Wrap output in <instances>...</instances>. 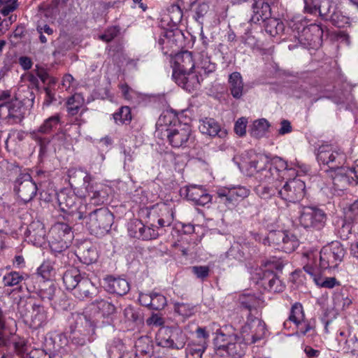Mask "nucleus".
Here are the masks:
<instances>
[{"instance_id":"1","label":"nucleus","mask_w":358,"mask_h":358,"mask_svg":"<svg viewBox=\"0 0 358 358\" xmlns=\"http://www.w3.org/2000/svg\"><path fill=\"white\" fill-rule=\"evenodd\" d=\"M69 182L78 196L88 197L90 203H80L73 213L76 221L83 220L90 234L103 236L108 233L113 223V215L107 208H93L104 203L107 193L102 185L93 182L92 176L83 169L71 170Z\"/></svg>"},{"instance_id":"2","label":"nucleus","mask_w":358,"mask_h":358,"mask_svg":"<svg viewBox=\"0 0 358 358\" xmlns=\"http://www.w3.org/2000/svg\"><path fill=\"white\" fill-rule=\"evenodd\" d=\"M266 333L265 323L257 318H248V321L241 330V335L226 334L222 330L216 333L213 340L217 350H223L234 358L241 357L248 344H252L262 339Z\"/></svg>"},{"instance_id":"3","label":"nucleus","mask_w":358,"mask_h":358,"mask_svg":"<svg viewBox=\"0 0 358 358\" xmlns=\"http://www.w3.org/2000/svg\"><path fill=\"white\" fill-rule=\"evenodd\" d=\"M263 267L257 269L255 273L257 283L269 292H280L283 291L285 286L279 279L273 268L281 271L283 264L280 259L273 258L264 262Z\"/></svg>"},{"instance_id":"4","label":"nucleus","mask_w":358,"mask_h":358,"mask_svg":"<svg viewBox=\"0 0 358 358\" xmlns=\"http://www.w3.org/2000/svg\"><path fill=\"white\" fill-rule=\"evenodd\" d=\"M24 97H17L10 101L0 104V115L20 122L24 118V106L32 107L35 99L34 92L27 88L24 92Z\"/></svg>"},{"instance_id":"5","label":"nucleus","mask_w":358,"mask_h":358,"mask_svg":"<svg viewBox=\"0 0 358 358\" xmlns=\"http://www.w3.org/2000/svg\"><path fill=\"white\" fill-rule=\"evenodd\" d=\"M96 324L86 314L76 317L75 326L71 330V342L78 346H85L94 340Z\"/></svg>"},{"instance_id":"6","label":"nucleus","mask_w":358,"mask_h":358,"mask_svg":"<svg viewBox=\"0 0 358 358\" xmlns=\"http://www.w3.org/2000/svg\"><path fill=\"white\" fill-rule=\"evenodd\" d=\"M299 214L300 225L309 230L322 229L327 220V215L324 210L316 206H301Z\"/></svg>"},{"instance_id":"7","label":"nucleus","mask_w":358,"mask_h":358,"mask_svg":"<svg viewBox=\"0 0 358 358\" xmlns=\"http://www.w3.org/2000/svg\"><path fill=\"white\" fill-rule=\"evenodd\" d=\"M157 134L160 131H164V136L167 138L169 144L175 148H185L189 145L191 141L192 129L187 124H178L173 127L163 126L158 122L157 124Z\"/></svg>"},{"instance_id":"8","label":"nucleus","mask_w":358,"mask_h":358,"mask_svg":"<svg viewBox=\"0 0 358 358\" xmlns=\"http://www.w3.org/2000/svg\"><path fill=\"white\" fill-rule=\"evenodd\" d=\"M50 246L55 252H62L66 250L73 238L71 228L66 223L57 222L50 231Z\"/></svg>"},{"instance_id":"9","label":"nucleus","mask_w":358,"mask_h":358,"mask_svg":"<svg viewBox=\"0 0 358 358\" xmlns=\"http://www.w3.org/2000/svg\"><path fill=\"white\" fill-rule=\"evenodd\" d=\"M278 196L282 199L296 203L301 200L306 193V185L298 178L289 179L285 182L278 181Z\"/></svg>"},{"instance_id":"10","label":"nucleus","mask_w":358,"mask_h":358,"mask_svg":"<svg viewBox=\"0 0 358 358\" xmlns=\"http://www.w3.org/2000/svg\"><path fill=\"white\" fill-rule=\"evenodd\" d=\"M345 254L343 245L338 241L322 248L320 253V266L322 269L336 268Z\"/></svg>"},{"instance_id":"11","label":"nucleus","mask_w":358,"mask_h":358,"mask_svg":"<svg viewBox=\"0 0 358 358\" xmlns=\"http://www.w3.org/2000/svg\"><path fill=\"white\" fill-rule=\"evenodd\" d=\"M14 190L22 201L27 203L36 196L37 186L29 173H22L15 181Z\"/></svg>"},{"instance_id":"12","label":"nucleus","mask_w":358,"mask_h":358,"mask_svg":"<svg viewBox=\"0 0 358 358\" xmlns=\"http://www.w3.org/2000/svg\"><path fill=\"white\" fill-rule=\"evenodd\" d=\"M217 194L220 202L231 208L234 207L239 201L248 197L250 190L243 186H233L219 189Z\"/></svg>"},{"instance_id":"13","label":"nucleus","mask_w":358,"mask_h":358,"mask_svg":"<svg viewBox=\"0 0 358 358\" xmlns=\"http://www.w3.org/2000/svg\"><path fill=\"white\" fill-rule=\"evenodd\" d=\"M317 159L320 163L327 165L331 169L341 165L343 162V155L331 145L323 143L319 146Z\"/></svg>"},{"instance_id":"14","label":"nucleus","mask_w":358,"mask_h":358,"mask_svg":"<svg viewBox=\"0 0 358 358\" xmlns=\"http://www.w3.org/2000/svg\"><path fill=\"white\" fill-rule=\"evenodd\" d=\"M172 77L179 86L189 92L196 89L203 80L201 71L193 70L184 73H173Z\"/></svg>"},{"instance_id":"15","label":"nucleus","mask_w":358,"mask_h":358,"mask_svg":"<svg viewBox=\"0 0 358 358\" xmlns=\"http://www.w3.org/2000/svg\"><path fill=\"white\" fill-rule=\"evenodd\" d=\"M249 166L250 169L256 171L255 177L259 181H266L276 176L273 169L270 167L269 159L266 157L257 156V159L250 162Z\"/></svg>"},{"instance_id":"16","label":"nucleus","mask_w":358,"mask_h":358,"mask_svg":"<svg viewBox=\"0 0 358 358\" xmlns=\"http://www.w3.org/2000/svg\"><path fill=\"white\" fill-rule=\"evenodd\" d=\"M257 253L256 247L251 245L250 243L243 244L234 243L227 252V257L230 259H236L240 262L250 258Z\"/></svg>"},{"instance_id":"17","label":"nucleus","mask_w":358,"mask_h":358,"mask_svg":"<svg viewBox=\"0 0 358 358\" xmlns=\"http://www.w3.org/2000/svg\"><path fill=\"white\" fill-rule=\"evenodd\" d=\"M331 169L334 171V175L332 176L333 182L338 188H345L349 185H357L358 184L356 183L352 169L337 165V167Z\"/></svg>"},{"instance_id":"18","label":"nucleus","mask_w":358,"mask_h":358,"mask_svg":"<svg viewBox=\"0 0 358 358\" xmlns=\"http://www.w3.org/2000/svg\"><path fill=\"white\" fill-rule=\"evenodd\" d=\"M322 34L323 31L319 26L311 24L303 28L299 33L298 40L304 47L313 48Z\"/></svg>"},{"instance_id":"19","label":"nucleus","mask_w":358,"mask_h":358,"mask_svg":"<svg viewBox=\"0 0 358 358\" xmlns=\"http://www.w3.org/2000/svg\"><path fill=\"white\" fill-rule=\"evenodd\" d=\"M103 287L106 292L120 296L126 294L130 289L129 284L125 279L112 275L103 278Z\"/></svg>"},{"instance_id":"20","label":"nucleus","mask_w":358,"mask_h":358,"mask_svg":"<svg viewBox=\"0 0 358 358\" xmlns=\"http://www.w3.org/2000/svg\"><path fill=\"white\" fill-rule=\"evenodd\" d=\"M185 196L196 205L205 206L211 202L212 196L202 186L191 185L185 189Z\"/></svg>"},{"instance_id":"21","label":"nucleus","mask_w":358,"mask_h":358,"mask_svg":"<svg viewBox=\"0 0 358 358\" xmlns=\"http://www.w3.org/2000/svg\"><path fill=\"white\" fill-rule=\"evenodd\" d=\"M252 14L250 21L252 23H261L271 16L270 5L264 0H253Z\"/></svg>"},{"instance_id":"22","label":"nucleus","mask_w":358,"mask_h":358,"mask_svg":"<svg viewBox=\"0 0 358 358\" xmlns=\"http://www.w3.org/2000/svg\"><path fill=\"white\" fill-rule=\"evenodd\" d=\"M78 282L73 290V294L76 298L84 300L92 298L96 294V288L87 275Z\"/></svg>"},{"instance_id":"23","label":"nucleus","mask_w":358,"mask_h":358,"mask_svg":"<svg viewBox=\"0 0 358 358\" xmlns=\"http://www.w3.org/2000/svg\"><path fill=\"white\" fill-rule=\"evenodd\" d=\"M57 201L61 210L71 215L76 220L73 213L78 211V208H76V196L66 191H61L57 194Z\"/></svg>"},{"instance_id":"24","label":"nucleus","mask_w":358,"mask_h":358,"mask_svg":"<svg viewBox=\"0 0 358 358\" xmlns=\"http://www.w3.org/2000/svg\"><path fill=\"white\" fill-rule=\"evenodd\" d=\"M199 131L212 137L223 138L227 135L225 130L221 129L219 123L213 118L206 117L199 122Z\"/></svg>"},{"instance_id":"25","label":"nucleus","mask_w":358,"mask_h":358,"mask_svg":"<svg viewBox=\"0 0 358 358\" xmlns=\"http://www.w3.org/2000/svg\"><path fill=\"white\" fill-rule=\"evenodd\" d=\"M174 64L173 73H184L193 70L195 67L192 53L189 51H184L176 55Z\"/></svg>"},{"instance_id":"26","label":"nucleus","mask_w":358,"mask_h":358,"mask_svg":"<svg viewBox=\"0 0 358 358\" xmlns=\"http://www.w3.org/2000/svg\"><path fill=\"white\" fill-rule=\"evenodd\" d=\"M85 275V273H81V271L76 267H72L66 270L62 278L66 289L73 291L79 283L78 281H80Z\"/></svg>"},{"instance_id":"27","label":"nucleus","mask_w":358,"mask_h":358,"mask_svg":"<svg viewBox=\"0 0 358 358\" xmlns=\"http://www.w3.org/2000/svg\"><path fill=\"white\" fill-rule=\"evenodd\" d=\"M229 90L234 98L241 99L244 94V85L242 76L238 72H234L229 76Z\"/></svg>"},{"instance_id":"28","label":"nucleus","mask_w":358,"mask_h":358,"mask_svg":"<svg viewBox=\"0 0 358 358\" xmlns=\"http://www.w3.org/2000/svg\"><path fill=\"white\" fill-rule=\"evenodd\" d=\"M123 315L125 322H129L134 327H138L143 324V313L139 308L129 306L124 309Z\"/></svg>"},{"instance_id":"29","label":"nucleus","mask_w":358,"mask_h":358,"mask_svg":"<svg viewBox=\"0 0 358 358\" xmlns=\"http://www.w3.org/2000/svg\"><path fill=\"white\" fill-rule=\"evenodd\" d=\"M48 312L44 306L38 303L32 304L31 319L34 325L42 326L48 320Z\"/></svg>"},{"instance_id":"30","label":"nucleus","mask_w":358,"mask_h":358,"mask_svg":"<svg viewBox=\"0 0 358 358\" xmlns=\"http://www.w3.org/2000/svg\"><path fill=\"white\" fill-rule=\"evenodd\" d=\"M136 352L135 357H142L143 358H150L153 353V348L151 341L147 337H141L135 344Z\"/></svg>"},{"instance_id":"31","label":"nucleus","mask_w":358,"mask_h":358,"mask_svg":"<svg viewBox=\"0 0 358 358\" xmlns=\"http://www.w3.org/2000/svg\"><path fill=\"white\" fill-rule=\"evenodd\" d=\"M207 348L204 341H192L187 344L185 349L186 358H202V355Z\"/></svg>"},{"instance_id":"32","label":"nucleus","mask_w":358,"mask_h":358,"mask_svg":"<svg viewBox=\"0 0 358 358\" xmlns=\"http://www.w3.org/2000/svg\"><path fill=\"white\" fill-rule=\"evenodd\" d=\"M270 167L273 169L275 173L276 174V180L279 178H284L286 172L292 169L288 168V164L286 161L280 157H274L269 160Z\"/></svg>"},{"instance_id":"33","label":"nucleus","mask_w":358,"mask_h":358,"mask_svg":"<svg viewBox=\"0 0 358 358\" xmlns=\"http://www.w3.org/2000/svg\"><path fill=\"white\" fill-rule=\"evenodd\" d=\"M83 103L84 99L80 94L76 93L69 97L66 102L68 114L71 116L77 115Z\"/></svg>"},{"instance_id":"34","label":"nucleus","mask_w":358,"mask_h":358,"mask_svg":"<svg viewBox=\"0 0 358 358\" xmlns=\"http://www.w3.org/2000/svg\"><path fill=\"white\" fill-rule=\"evenodd\" d=\"M173 327H164L159 330L156 336V341L159 346L170 348L173 345L171 336Z\"/></svg>"},{"instance_id":"35","label":"nucleus","mask_w":358,"mask_h":358,"mask_svg":"<svg viewBox=\"0 0 358 358\" xmlns=\"http://www.w3.org/2000/svg\"><path fill=\"white\" fill-rule=\"evenodd\" d=\"M287 231L274 230L271 231L268 236L263 239L264 245H273L274 247L278 248L282 244V240L286 238Z\"/></svg>"},{"instance_id":"36","label":"nucleus","mask_w":358,"mask_h":358,"mask_svg":"<svg viewBox=\"0 0 358 358\" xmlns=\"http://www.w3.org/2000/svg\"><path fill=\"white\" fill-rule=\"evenodd\" d=\"M269 126V123L266 120L260 119L254 122L249 131L252 136L259 138L266 134Z\"/></svg>"},{"instance_id":"37","label":"nucleus","mask_w":358,"mask_h":358,"mask_svg":"<svg viewBox=\"0 0 358 358\" xmlns=\"http://www.w3.org/2000/svg\"><path fill=\"white\" fill-rule=\"evenodd\" d=\"M299 245V242L296 236L287 231L286 234V238L282 240L281 245H279L278 249L282 250L286 253H290L293 252Z\"/></svg>"},{"instance_id":"38","label":"nucleus","mask_w":358,"mask_h":358,"mask_svg":"<svg viewBox=\"0 0 358 358\" xmlns=\"http://www.w3.org/2000/svg\"><path fill=\"white\" fill-rule=\"evenodd\" d=\"M299 245V242L296 236L287 231L286 234V238L282 240L281 245H279L278 249L282 250L286 253H290L293 252Z\"/></svg>"},{"instance_id":"39","label":"nucleus","mask_w":358,"mask_h":358,"mask_svg":"<svg viewBox=\"0 0 358 358\" xmlns=\"http://www.w3.org/2000/svg\"><path fill=\"white\" fill-rule=\"evenodd\" d=\"M279 182L271 185H259L256 187L257 194L262 199H267L273 196H278Z\"/></svg>"},{"instance_id":"40","label":"nucleus","mask_w":358,"mask_h":358,"mask_svg":"<svg viewBox=\"0 0 358 358\" xmlns=\"http://www.w3.org/2000/svg\"><path fill=\"white\" fill-rule=\"evenodd\" d=\"M171 343H173V345L170 346L171 349L180 350L184 348L186 343V336L180 329L173 328Z\"/></svg>"},{"instance_id":"41","label":"nucleus","mask_w":358,"mask_h":358,"mask_svg":"<svg viewBox=\"0 0 358 358\" xmlns=\"http://www.w3.org/2000/svg\"><path fill=\"white\" fill-rule=\"evenodd\" d=\"M60 115L55 114L46 119L40 127L35 131L40 134H49L54 127H55L60 122Z\"/></svg>"},{"instance_id":"42","label":"nucleus","mask_w":358,"mask_h":358,"mask_svg":"<svg viewBox=\"0 0 358 358\" xmlns=\"http://www.w3.org/2000/svg\"><path fill=\"white\" fill-rule=\"evenodd\" d=\"M305 317L303 307L301 303H295L290 311L289 320L293 322L296 326L303 325V320Z\"/></svg>"},{"instance_id":"43","label":"nucleus","mask_w":358,"mask_h":358,"mask_svg":"<svg viewBox=\"0 0 358 358\" xmlns=\"http://www.w3.org/2000/svg\"><path fill=\"white\" fill-rule=\"evenodd\" d=\"M113 119L116 124H129L131 120V109L128 106H122L119 110L113 114Z\"/></svg>"},{"instance_id":"44","label":"nucleus","mask_w":358,"mask_h":358,"mask_svg":"<svg viewBox=\"0 0 358 358\" xmlns=\"http://www.w3.org/2000/svg\"><path fill=\"white\" fill-rule=\"evenodd\" d=\"M92 305L96 306L103 315L109 316L115 313V306L112 303L102 299H96L92 303Z\"/></svg>"},{"instance_id":"45","label":"nucleus","mask_w":358,"mask_h":358,"mask_svg":"<svg viewBox=\"0 0 358 358\" xmlns=\"http://www.w3.org/2000/svg\"><path fill=\"white\" fill-rule=\"evenodd\" d=\"M11 334L6 331L5 320L0 308V347H10Z\"/></svg>"},{"instance_id":"46","label":"nucleus","mask_w":358,"mask_h":358,"mask_svg":"<svg viewBox=\"0 0 358 358\" xmlns=\"http://www.w3.org/2000/svg\"><path fill=\"white\" fill-rule=\"evenodd\" d=\"M215 69L216 65L215 63L211 62L208 57H203L196 67V71H201L203 74V78H204L214 72Z\"/></svg>"},{"instance_id":"47","label":"nucleus","mask_w":358,"mask_h":358,"mask_svg":"<svg viewBox=\"0 0 358 358\" xmlns=\"http://www.w3.org/2000/svg\"><path fill=\"white\" fill-rule=\"evenodd\" d=\"M353 222L343 218L341 220V224H338V234L343 240H347L352 233Z\"/></svg>"},{"instance_id":"48","label":"nucleus","mask_w":358,"mask_h":358,"mask_svg":"<svg viewBox=\"0 0 358 358\" xmlns=\"http://www.w3.org/2000/svg\"><path fill=\"white\" fill-rule=\"evenodd\" d=\"M24 280V276L16 271H10L3 278L4 286L13 287L18 285Z\"/></svg>"},{"instance_id":"49","label":"nucleus","mask_w":358,"mask_h":358,"mask_svg":"<svg viewBox=\"0 0 358 358\" xmlns=\"http://www.w3.org/2000/svg\"><path fill=\"white\" fill-rule=\"evenodd\" d=\"M344 218L355 222L358 219V199L343 208Z\"/></svg>"},{"instance_id":"50","label":"nucleus","mask_w":358,"mask_h":358,"mask_svg":"<svg viewBox=\"0 0 358 358\" xmlns=\"http://www.w3.org/2000/svg\"><path fill=\"white\" fill-rule=\"evenodd\" d=\"M161 212H166L165 215H162V217L158 220V224L160 227L170 226L174 219L173 210L166 206H164L160 210Z\"/></svg>"},{"instance_id":"51","label":"nucleus","mask_w":358,"mask_h":358,"mask_svg":"<svg viewBox=\"0 0 358 358\" xmlns=\"http://www.w3.org/2000/svg\"><path fill=\"white\" fill-rule=\"evenodd\" d=\"M143 223L139 220H135L129 223L128 231L131 237L141 239L144 227Z\"/></svg>"},{"instance_id":"52","label":"nucleus","mask_w":358,"mask_h":358,"mask_svg":"<svg viewBox=\"0 0 358 358\" xmlns=\"http://www.w3.org/2000/svg\"><path fill=\"white\" fill-rule=\"evenodd\" d=\"M28 232L29 236L34 237L35 240L38 238L40 240L41 238H43L45 236V230L41 223L40 222H32L28 227Z\"/></svg>"},{"instance_id":"53","label":"nucleus","mask_w":358,"mask_h":358,"mask_svg":"<svg viewBox=\"0 0 358 358\" xmlns=\"http://www.w3.org/2000/svg\"><path fill=\"white\" fill-rule=\"evenodd\" d=\"M167 304L166 298L157 292H152L151 309L159 310L163 309Z\"/></svg>"},{"instance_id":"54","label":"nucleus","mask_w":358,"mask_h":358,"mask_svg":"<svg viewBox=\"0 0 358 358\" xmlns=\"http://www.w3.org/2000/svg\"><path fill=\"white\" fill-rule=\"evenodd\" d=\"M174 310L184 317H189L194 313V306L189 303H176Z\"/></svg>"},{"instance_id":"55","label":"nucleus","mask_w":358,"mask_h":358,"mask_svg":"<svg viewBox=\"0 0 358 358\" xmlns=\"http://www.w3.org/2000/svg\"><path fill=\"white\" fill-rule=\"evenodd\" d=\"M80 255L85 264H90L96 260V252L94 248H83L80 249Z\"/></svg>"},{"instance_id":"56","label":"nucleus","mask_w":358,"mask_h":358,"mask_svg":"<svg viewBox=\"0 0 358 358\" xmlns=\"http://www.w3.org/2000/svg\"><path fill=\"white\" fill-rule=\"evenodd\" d=\"M17 0H0V13L4 16L8 15L17 8Z\"/></svg>"},{"instance_id":"57","label":"nucleus","mask_w":358,"mask_h":358,"mask_svg":"<svg viewBox=\"0 0 358 358\" xmlns=\"http://www.w3.org/2000/svg\"><path fill=\"white\" fill-rule=\"evenodd\" d=\"M195 4H196V6L194 9V17L196 21H199V20L203 17V16L208 12L210 8L209 3L201 0H197Z\"/></svg>"},{"instance_id":"58","label":"nucleus","mask_w":358,"mask_h":358,"mask_svg":"<svg viewBox=\"0 0 358 358\" xmlns=\"http://www.w3.org/2000/svg\"><path fill=\"white\" fill-rule=\"evenodd\" d=\"M343 350L345 353H351L353 355H358V340L354 336L348 338L345 341Z\"/></svg>"},{"instance_id":"59","label":"nucleus","mask_w":358,"mask_h":358,"mask_svg":"<svg viewBox=\"0 0 358 358\" xmlns=\"http://www.w3.org/2000/svg\"><path fill=\"white\" fill-rule=\"evenodd\" d=\"M324 0H304V11L310 14L317 13Z\"/></svg>"},{"instance_id":"60","label":"nucleus","mask_w":358,"mask_h":358,"mask_svg":"<svg viewBox=\"0 0 358 358\" xmlns=\"http://www.w3.org/2000/svg\"><path fill=\"white\" fill-rule=\"evenodd\" d=\"M168 11L170 15L171 20L174 22H180L182 17V11L180 6L177 4H172L169 8Z\"/></svg>"},{"instance_id":"61","label":"nucleus","mask_w":358,"mask_h":358,"mask_svg":"<svg viewBox=\"0 0 358 358\" xmlns=\"http://www.w3.org/2000/svg\"><path fill=\"white\" fill-rule=\"evenodd\" d=\"M191 271L197 278L201 280L206 279L210 273V268L207 266H194L191 267Z\"/></svg>"},{"instance_id":"62","label":"nucleus","mask_w":358,"mask_h":358,"mask_svg":"<svg viewBox=\"0 0 358 358\" xmlns=\"http://www.w3.org/2000/svg\"><path fill=\"white\" fill-rule=\"evenodd\" d=\"M120 33V29L117 27L108 28L105 32L99 36V38L105 42L112 41Z\"/></svg>"},{"instance_id":"63","label":"nucleus","mask_w":358,"mask_h":358,"mask_svg":"<svg viewBox=\"0 0 358 358\" xmlns=\"http://www.w3.org/2000/svg\"><path fill=\"white\" fill-rule=\"evenodd\" d=\"M331 3L329 0H324L317 13L322 20L327 21L330 17Z\"/></svg>"},{"instance_id":"64","label":"nucleus","mask_w":358,"mask_h":358,"mask_svg":"<svg viewBox=\"0 0 358 358\" xmlns=\"http://www.w3.org/2000/svg\"><path fill=\"white\" fill-rule=\"evenodd\" d=\"M333 25L337 27H342L344 26V24L346 22V19L343 15H342L339 12H333L329 20Z\"/></svg>"}]
</instances>
